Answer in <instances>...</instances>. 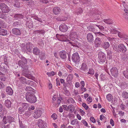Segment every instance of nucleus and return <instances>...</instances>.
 <instances>
[{
	"instance_id": "obj_1",
	"label": "nucleus",
	"mask_w": 128,
	"mask_h": 128,
	"mask_svg": "<svg viewBox=\"0 0 128 128\" xmlns=\"http://www.w3.org/2000/svg\"><path fill=\"white\" fill-rule=\"evenodd\" d=\"M34 93L28 92L26 94V99L30 102L34 103L37 101L36 98Z\"/></svg>"
},
{
	"instance_id": "obj_2",
	"label": "nucleus",
	"mask_w": 128,
	"mask_h": 128,
	"mask_svg": "<svg viewBox=\"0 0 128 128\" xmlns=\"http://www.w3.org/2000/svg\"><path fill=\"white\" fill-rule=\"evenodd\" d=\"M21 60H20L18 62V65L21 66L23 69H25L26 70L28 69V67L26 64L27 61V59L23 57L21 58Z\"/></svg>"
},
{
	"instance_id": "obj_3",
	"label": "nucleus",
	"mask_w": 128,
	"mask_h": 128,
	"mask_svg": "<svg viewBox=\"0 0 128 128\" xmlns=\"http://www.w3.org/2000/svg\"><path fill=\"white\" fill-rule=\"evenodd\" d=\"M72 59L76 64L80 60V58L78 53L77 52L74 53L72 56Z\"/></svg>"
},
{
	"instance_id": "obj_4",
	"label": "nucleus",
	"mask_w": 128,
	"mask_h": 128,
	"mask_svg": "<svg viewBox=\"0 0 128 128\" xmlns=\"http://www.w3.org/2000/svg\"><path fill=\"white\" fill-rule=\"evenodd\" d=\"M0 8L3 13H8L10 11L9 7L6 5L4 3H2L0 4Z\"/></svg>"
},
{
	"instance_id": "obj_5",
	"label": "nucleus",
	"mask_w": 128,
	"mask_h": 128,
	"mask_svg": "<svg viewBox=\"0 0 128 128\" xmlns=\"http://www.w3.org/2000/svg\"><path fill=\"white\" fill-rule=\"evenodd\" d=\"M98 58L100 59V61L101 62H104L106 59V58L103 52H101L99 53Z\"/></svg>"
},
{
	"instance_id": "obj_6",
	"label": "nucleus",
	"mask_w": 128,
	"mask_h": 128,
	"mask_svg": "<svg viewBox=\"0 0 128 128\" xmlns=\"http://www.w3.org/2000/svg\"><path fill=\"white\" fill-rule=\"evenodd\" d=\"M110 72L112 75L115 77H117L118 74V71L116 68L114 67L110 70Z\"/></svg>"
},
{
	"instance_id": "obj_7",
	"label": "nucleus",
	"mask_w": 128,
	"mask_h": 128,
	"mask_svg": "<svg viewBox=\"0 0 128 128\" xmlns=\"http://www.w3.org/2000/svg\"><path fill=\"white\" fill-rule=\"evenodd\" d=\"M42 114V112L41 110H37L34 112L32 115L34 118H37L40 117Z\"/></svg>"
},
{
	"instance_id": "obj_8",
	"label": "nucleus",
	"mask_w": 128,
	"mask_h": 128,
	"mask_svg": "<svg viewBox=\"0 0 128 128\" xmlns=\"http://www.w3.org/2000/svg\"><path fill=\"white\" fill-rule=\"evenodd\" d=\"M38 127L40 128H45L46 126V124L45 122H44L42 120H39L38 122Z\"/></svg>"
},
{
	"instance_id": "obj_9",
	"label": "nucleus",
	"mask_w": 128,
	"mask_h": 128,
	"mask_svg": "<svg viewBox=\"0 0 128 128\" xmlns=\"http://www.w3.org/2000/svg\"><path fill=\"white\" fill-rule=\"evenodd\" d=\"M118 50L121 52H124L127 50V49L125 46L122 44H120L118 46Z\"/></svg>"
},
{
	"instance_id": "obj_10",
	"label": "nucleus",
	"mask_w": 128,
	"mask_h": 128,
	"mask_svg": "<svg viewBox=\"0 0 128 128\" xmlns=\"http://www.w3.org/2000/svg\"><path fill=\"white\" fill-rule=\"evenodd\" d=\"M77 40L76 39H75L73 40H72V42H70L69 43L74 46L78 48L80 45V44L77 41Z\"/></svg>"
},
{
	"instance_id": "obj_11",
	"label": "nucleus",
	"mask_w": 128,
	"mask_h": 128,
	"mask_svg": "<svg viewBox=\"0 0 128 128\" xmlns=\"http://www.w3.org/2000/svg\"><path fill=\"white\" fill-rule=\"evenodd\" d=\"M13 34L15 35H20L21 34L20 30L18 28H14L12 30Z\"/></svg>"
},
{
	"instance_id": "obj_12",
	"label": "nucleus",
	"mask_w": 128,
	"mask_h": 128,
	"mask_svg": "<svg viewBox=\"0 0 128 128\" xmlns=\"http://www.w3.org/2000/svg\"><path fill=\"white\" fill-rule=\"evenodd\" d=\"M68 29L67 26L64 24L61 25L59 27L60 30L62 32H64L66 31Z\"/></svg>"
},
{
	"instance_id": "obj_13",
	"label": "nucleus",
	"mask_w": 128,
	"mask_h": 128,
	"mask_svg": "<svg viewBox=\"0 0 128 128\" xmlns=\"http://www.w3.org/2000/svg\"><path fill=\"white\" fill-rule=\"evenodd\" d=\"M67 53L66 51L63 50L60 52L59 54L61 58L65 59L67 58Z\"/></svg>"
},
{
	"instance_id": "obj_14",
	"label": "nucleus",
	"mask_w": 128,
	"mask_h": 128,
	"mask_svg": "<svg viewBox=\"0 0 128 128\" xmlns=\"http://www.w3.org/2000/svg\"><path fill=\"white\" fill-rule=\"evenodd\" d=\"M95 34L99 36V38H100L102 41H104L105 39H106V37L104 34H102L100 32H96L95 33Z\"/></svg>"
},
{
	"instance_id": "obj_15",
	"label": "nucleus",
	"mask_w": 128,
	"mask_h": 128,
	"mask_svg": "<svg viewBox=\"0 0 128 128\" xmlns=\"http://www.w3.org/2000/svg\"><path fill=\"white\" fill-rule=\"evenodd\" d=\"M68 36L67 35L64 34L61 35L60 36V40L61 41L66 42L69 41L68 39Z\"/></svg>"
},
{
	"instance_id": "obj_16",
	"label": "nucleus",
	"mask_w": 128,
	"mask_h": 128,
	"mask_svg": "<svg viewBox=\"0 0 128 128\" xmlns=\"http://www.w3.org/2000/svg\"><path fill=\"white\" fill-rule=\"evenodd\" d=\"M61 11V10L60 8L58 6L54 7L53 10V13L56 15L59 14Z\"/></svg>"
},
{
	"instance_id": "obj_17",
	"label": "nucleus",
	"mask_w": 128,
	"mask_h": 128,
	"mask_svg": "<svg viewBox=\"0 0 128 128\" xmlns=\"http://www.w3.org/2000/svg\"><path fill=\"white\" fill-rule=\"evenodd\" d=\"M94 37L92 34L91 33H88L87 35V38L89 42H92L94 40Z\"/></svg>"
},
{
	"instance_id": "obj_18",
	"label": "nucleus",
	"mask_w": 128,
	"mask_h": 128,
	"mask_svg": "<svg viewBox=\"0 0 128 128\" xmlns=\"http://www.w3.org/2000/svg\"><path fill=\"white\" fill-rule=\"evenodd\" d=\"M6 93L10 95H12L13 93V90L10 86L7 87L6 88Z\"/></svg>"
},
{
	"instance_id": "obj_19",
	"label": "nucleus",
	"mask_w": 128,
	"mask_h": 128,
	"mask_svg": "<svg viewBox=\"0 0 128 128\" xmlns=\"http://www.w3.org/2000/svg\"><path fill=\"white\" fill-rule=\"evenodd\" d=\"M76 34L75 32H71L70 34V39L71 40H73L75 39V38L76 39Z\"/></svg>"
},
{
	"instance_id": "obj_20",
	"label": "nucleus",
	"mask_w": 128,
	"mask_h": 128,
	"mask_svg": "<svg viewBox=\"0 0 128 128\" xmlns=\"http://www.w3.org/2000/svg\"><path fill=\"white\" fill-rule=\"evenodd\" d=\"M8 32L6 30L1 28L0 29V35L2 36H6Z\"/></svg>"
},
{
	"instance_id": "obj_21",
	"label": "nucleus",
	"mask_w": 128,
	"mask_h": 128,
	"mask_svg": "<svg viewBox=\"0 0 128 128\" xmlns=\"http://www.w3.org/2000/svg\"><path fill=\"white\" fill-rule=\"evenodd\" d=\"M110 46V43L108 42H104L102 44V46L105 49L108 48Z\"/></svg>"
},
{
	"instance_id": "obj_22",
	"label": "nucleus",
	"mask_w": 128,
	"mask_h": 128,
	"mask_svg": "<svg viewBox=\"0 0 128 128\" xmlns=\"http://www.w3.org/2000/svg\"><path fill=\"white\" fill-rule=\"evenodd\" d=\"M113 50V48H110L107 51L108 56L110 58L112 56Z\"/></svg>"
},
{
	"instance_id": "obj_23",
	"label": "nucleus",
	"mask_w": 128,
	"mask_h": 128,
	"mask_svg": "<svg viewBox=\"0 0 128 128\" xmlns=\"http://www.w3.org/2000/svg\"><path fill=\"white\" fill-rule=\"evenodd\" d=\"M14 17L16 19H22L24 18V15L18 14L14 15Z\"/></svg>"
},
{
	"instance_id": "obj_24",
	"label": "nucleus",
	"mask_w": 128,
	"mask_h": 128,
	"mask_svg": "<svg viewBox=\"0 0 128 128\" xmlns=\"http://www.w3.org/2000/svg\"><path fill=\"white\" fill-rule=\"evenodd\" d=\"M33 53L36 55H38L40 53V50L37 48H34L32 50Z\"/></svg>"
},
{
	"instance_id": "obj_25",
	"label": "nucleus",
	"mask_w": 128,
	"mask_h": 128,
	"mask_svg": "<svg viewBox=\"0 0 128 128\" xmlns=\"http://www.w3.org/2000/svg\"><path fill=\"white\" fill-rule=\"evenodd\" d=\"M102 41L100 38L98 37L95 40V43L98 45L99 46L101 44Z\"/></svg>"
},
{
	"instance_id": "obj_26",
	"label": "nucleus",
	"mask_w": 128,
	"mask_h": 128,
	"mask_svg": "<svg viewBox=\"0 0 128 128\" xmlns=\"http://www.w3.org/2000/svg\"><path fill=\"white\" fill-rule=\"evenodd\" d=\"M4 104L6 106L7 108H9L11 107V102L10 100H6Z\"/></svg>"
},
{
	"instance_id": "obj_27",
	"label": "nucleus",
	"mask_w": 128,
	"mask_h": 128,
	"mask_svg": "<svg viewBox=\"0 0 128 128\" xmlns=\"http://www.w3.org/2000/svg\"><path fill=\"white\" fill-rule=\"evenodd\" d=\"M118 36L121 38H126L127 36L122 32H118Z\"/></svg>"
},
{
	"instance_id": "obj_28",
	"label": "nucleus",
	"mask_w": 128,
	"mask_h": 128,
	"mask_svg": "<svg viewBox=\"0 0 128 128\" xmlns=\"http://www.w3.org/2000/svg\"><path fill=\"white\" fill-rule=\"evenodd\" d=\"M0 26L3 28H6L7 27V25L4 21L2 20H0Z\"/></svg>"
},
{
	"instance_id": "obj_29",
	"label": "nucleus",
	"mask_w": 128,
	"mask_h": 128,
	"mask_svg": "<svg viewBox=\"0 0 128 128\" xmlns=\"http://www.w3.org/2000/svg\"><path fill=\"white\" fill-rule=\"evenodd\" d=\"M5 13H1L0 11V18L3 19H6L7 17V15Z\"/></svg>"
},
{
	"instance_id": "obj_30",
	"label": "nucleus",
	"mask_w": 128,
	"mask_h": 128,
	"mask_svg": "<svg viewBox=\"0 0 128 128\" xmlns=\"http://www.w3.org/2000/svg\"><path fill=\"white\" fill-rule=\"evenodd\" d=\"M28 69L26 70L25 69H23V72L22 74V75L23 76H25L26 77H28Z\"/></svg>"
},
{
	"instance_id": "obj_31",
	"label": "nucleus",
	"mask_w": 128,
	"mask_h": 128,
	"mask_svg": "<svg viewBox=\"0 0 128 128\" xmlns=\"http://www.w3.org/2000/svg\"><path fill=\"white\" fill-rule=\"evenodd\" d=\"M68 110L71 112H72L74 110V107L72 104H70L68 106Z\"/></svg>"
},
{
	"instance_id": "obj_32",
	"label": "nucleus",
	"mask_w": 128,
	"mask_h": 128,
	"mask_svg": "<svg viewBox=\"0 0 128 128\" xmlns=\"http://www.w3.org/2000/svg\"><path fill=\"white\" fill-rule=\"evenodd\" d=\"M103 21L106 24H112V20L110 19H104L103 20Z\"/></svg>"
},
{
	"instance_id": "obj_33",
	"label": "nucleus",
	"mask_w": 128,
	"mask_h": 128,
	"mask_svg": "<svg viewBox=\"0 0 128 128\" xmlns=\"http://www.w3.org/2000/svg\"><path fill=\"white\" fill-rule=\"evenodd\" d=\"M26 46L27 49L29 51L32 49V44H31L29 43L27 44Z\"/></svg>"
},
{
	"instance_id": "obj_34",
	"label": "nucleus",
	"mask_w": 128,
	"mask_h": 128,
	"mask_svg": "<svg viewBox=\"0 0 128 128\" xmlns=\"http://www.w3.org/2000/svg\"><path fill=\"white\" fill-rule=\"evenodd\" d=\"M2 121L4 124H6L9 122V120H8V116H4L3 118Z\"/></svg>"
},
{
	"instance_id": "obj_35",
	"label": "nucleus",
	"mask_w": 128,
	"mask_h": 128,
	"mask_svg": "<svg viewBox=\"0 0 128 128\" xmlns=\"http://www.w3.org/2000/svg\"><path fill=\"white\" fill-rule=\"evenodd\" d=\"M26 90L28 92V91H30L32 92H33V93H34V90L31 87H30L29 86H26Z\"/></svg>"
},
{
	"instance_id": "obj_36",
	"label": "nucleus",
	"mask_w": 128,
	"mask_h": 128,
	"mask_svg": "<svg viewBox=\"0 0 128 128\" xmlns=\"http://www.w3.org/2000/svg\"><path fill=\"white\" fill-rule=\"evenodd\" d=\"M87 69V65L84 63H82L80 69L82 71L86 70Z\"/></svg>"
},
{
	"instance_id": "obj_37",
	"label": "nucleus",
	"mask_w": 128,
	"mask_h": 128,
	"mask_svg": "<svg viewBox=\"0 0 128 128\" xmlns=\"http://www.w3.org/2000/svg\"><path fill=\"white\" fill-rule=\"evenodd\" d=\"M78 121L77 119H75L70 122V124L72 125H74L75 124H78Z\"/></svg>"
},
{
	"instance_id": "obj_38",
	"label": "nucleus",
	"mask_w": 128,
	"mask_h": 128,
	"mask_svg": "<svg viewBox=\"0 0 128 128\" xmlns=\"http://www.w3.org/2000/svg\"><path fill=\"white\" fill-rule=\"evenodd\" d=\"M88 30L93 32L94 31L95 29L94 27L92 26H90L87 27Z\"/></svg>"
},
{
	"instance_id": "obj_39",
	"label": "nucleus",
	"mask_w": 128,
	"mask_h": 128,
	"mask_svg": "<svg viewBox=\"0 0 128 128\" xmlns=\"http://www.w3.org/2000/svg\"><path fill=\"white\" fill-rule=\"evenodd\" d=\"M122 96L125 98H128V93L126 92H124L122 93Z\"/></svg>"
},
{
	"instance_id": "obj_40",
	"label": "nucleus",
	"mask_w": 128,
	"mask_h": 128,
	"mask_svg": "<svg viewBox=\"0 0 128 128\" xmlns=\"http://www.w3.org/2000/svg\"><path fill=\"white\" fill-rule=\"evenodd\" d=\"M20 82L24 84L26 83V80L25 78L23 77H21L19 79Z\"/></svg>"
},
{
	"instance_id": "obj_41",
	"label": "nucleus",
	"mask_w": 128,
	"mask_h": 128,
	"mask_svg": "<svg viewBox=\"0 0 128 128\" xmlns=\"http://www.w3.org/2000/svg\"><path fill=\"white\" fill-rule=\"evenodd\" d=\"M106 98L109 101H111L112 99V97L111 94H108L106 96Z\"/></svg>"
},
{
	"instance_id": "obj_42",
	"label": "nucleus",
	"mask_w": 128,
	"mask_h": 128,
	"mask_svg": "<svg viewBox=\"0 0 128 128\" xmlns=\"http://www.w3.org/2000/svg\"><path fill=\"white\" fill-rule=\"evenodd\" d=\"M73 76L72 74L68 75L67 78V81L71 80L73 78Z\"/></svg>"
},
{
	"instance_id": "obj_43",
	"label": "nucleus",
	"mask_w": 128,
	"mask_h": 128,
	"mask_svg": "<svg viewBox=\"0 0 128 128\" xmlns=\"http://www.w3.org/2000/svg\"><path fill=\"white\" fill-rule=\"evenodd\" d=\"M20 23L18 22H14L13 24L12 25L14 27H18L20 26Z\"/></svg>"
},
{
	"instance_id": "obj_44",
	"label": "nucleus",
	"mask_w": 128,
	"mask_h": 128,
	"mask_svg": "<svg viewBox=\"0 0 128 128\" xmlns=\"http://www.w3.org/2000/svg\"><path fill=\"white\" fill-rule=\"evenodd\" d=\"M22 108L24 109H26L29 107L28 104L27 103H24L22 104Z\"/></svg>"
},
{
	"instance_id": "obj_45",
	"label": "nucleus",
	"mask_w": 128,
	"mask_h": 128,
	"mask_svg": "<svg viewBox=\"0 0 128 128\" xmlns=\"http://www.w3.org/2000/svg\"><path fill=\"white\" fill-rule=\"evenodd\" d=\"M15 3L14 6L15 7L17 8L19 7L20 6V3L17 0H15Z\"/></svg>"
},
{
	"instance_id": "obj_46",
	"label": "nucleus",
	"mask_w": 128,
	"mask_h": 128,
	"mask_svg": "<svg viewBox=\"0 0 128 128\" xmlns=\"http://www.w3.org/2000/svg\"><path fill=\"white\" fill-rule=\"evenodd\" d=\"M88 73L89 74L93 75L94 74V70L92 68H90L89 69V71L88 72Z\"/></svg>"
},
{
	"instance_id": "obj_47",
	"label": "nucleus",
	"mask_w": 128,
	"mask_h": 128,
	"mask_svg": "<svg viewBox=\"0 0 128 128\" xmlns=\"http://www.w3.org/2000/svg\"><path fill=\"white\" fill-rule=\"evenodd\" d=\"M110 31L113 34H116L117 33L118 34V31L114 29H111L110 30Z\"/></svg>"
},
{
	"instance_id": "obj_48",
	"label": "nucleus",
	"mask_w": 128,
	"mask_h": 128,
	"mask_svg": "<svg viewBox=\"0 0 128 128\" xmlns=\"http://www.w3.org/2000/svg\"><path fill=\"white\" fill-rule=\"evenodd\" d=\"M34 82L30 80H28L27 81H26V83L28 84L30 86H32V84H34Z\"/></svg>"
},
{
	"instance_id": "obj_49",
	"label": "nucleus",
	"mask_w": 128,
	"mask_h": 128,
	"mask_svg": "<svg viewBox=\"0 0 128 128\" xmlns=\"http://www.w3.org/2000/svg\"><path fill=\"white\" fill-rule=\"evenodd\" d=\"M31 114V112L30 110H28L25 113V114L26 116H30Z\"/></svg>"
},
{
	"instance_id": "obj_50",
	"label": "nucleus",
	"mask_w": 128,
	"mask_h": 128,
	"mask_svg": "<svg viewBox=\"0 0 128 128\" xmlns=\"http://www.w3.org/2000/svg\"><path fill=\"white\" fill-rule=\"evenodd\" d=\"M20 128H25L24 125L23 124L22 121H19Z\"/></svg>"
},
{
	"instance_id": "obj_51",
	"label": "nucleus",
	"mask_w": 128,
	"mask_h": 128,
	"mask_svg": "<svg viewBox=\"0 0 128 128\" xmlns=\"http://www.w3.org/2000/svg\"><path fill=\"white\" fill-rule=\"evenodd\" d=\"M46 74L49 76H54V72L52 71L51 72H47Z\"/></svg>"
},
{
	"instance_id": "obj_52",
	"label": "nucleus",
	"mask_w": 128,
	"mask_h": 128,
	"mask_svg": "<svg viewBox=\"0 0 128 128\" xmlns=\"http://www.w3.org/2000/svg\"><path fill=\"white\" fill-rule=\"evenodd\" d=\"M8 120H9V123H10L14 120V119L13 117L10 116H8Z\"/></svg>"
},
{
	"instance_id": "obj_53",
	"label": "nucleus",
	"mask_w": 128,
	"mask_h": 128,
	"mask_svg": "<svg viewBox=\"0 0 128 128\" xmlns=\"http://www.w3.org/2000/svg\"><path fill=\"white\" fill-rule=\"evenodd\" d=\"M26 24L28 25V26H29L28 28H30L31 27H32L33 26L32 22V21H30V22L29 24L28 23V22H27L26 23Z\"/></svg>"
},
{
	"instance_id": "obj_54",
	"label": "nucleus",
	"mask_w": 128,
	"mask_h": 128,
	"mask_svg": "<svg viewBox=\"0 0 128 128\" xmlns=\"http://www.w3.org/2000/svg\"><path fill=\"white\" fill-rule=\"evenodd\" d=\"M63 108L65 110L68 111V106L66 105H62Z\"/></svg>"
},
{
	"instance_id": "obj_55",
	"label": "nucleus",
	"mask_w": 128,
	"mask_h": 128,
	"mask_svg": "<svg viewBox=\"0 0 128 128\" xmlns=\"http://www.w3.org/2000/svg\"><path fill=\"white\" fill-rule=\"evenodd\" d=\"M82 9L80 8H78L77 12V14H79L82 13Z\"/></svg>"
},
{
	"instance_id": "obj_56",
	"label": "nucleus",
	"mask_w": 128,
	"mask_h": 128,
	"mask_svg": "<svg viewBox=\"0 0 128 128\" xmlns=\"http://www.w3.org/2000/svg\"><path fill=\"white\" fill-rule=\"evenodd\" d=\"M82 106H83L86 110H87L88 108V106L85 103L82 104Z\"/></svg>"
},
{
	"instance_id": "obj_57",
	"label": "nucleus",
	"mask_w": 128,
	"mask_h": 128,
	"mask_svg": "<svg viewBox=\"0 0 128 128\" xmlns=\"http://www.w3.org/2000/svg\"><path fill=\"white\" fill-rule=\"evenodd\" d=\"M84 4L88 3L89 2V0H82L81 1Z\"/></svg>"
},
{
	"instance_id": "obj_58",
	"label": "nucleus",
	"mask_w": 128,
	"mask_h": 128,
	"mask_svg": "<svg viewBox=\"0 0 128 128\" xmlns=\"http://www.w3.org/2000/svg\"><path fill=\"white\" fill-rule=\"evenodd\" d=\"M96 25V26H98L100 30H102L104 29V27L103 26H100V25Z\"/></svg>"
},
{
	"instance_id": "obj_59",
	"label": "nucleus",
	"mask_w": 128,
	"mask_h": 128,
	"mask_svg": "<svg viewBox=\"0 0 128 128\" xmlns=\"http://www.w3.org/2000/svg\"><path fill=\"white\" fill-rule=\"evenodd\" d=\"M64 86H65V87L64 88V92L66 94H68V91L67 90V89L66 88V85H64Z\"/></svg>"
},
{
	"instance_id": "obj_60",
	"label": "nucleus",
	"mask_w": 128,
	"mask_h": 128,
	"mask_svg": "<svg viewBox=\"0 0 128 128\" xmlns=\"http://www.w3.org/2000/svg\"><path fill=\"white\" fill-rule=\"evenodd\" d=\"M6 78L4 76H2L0 77V80L2 81H4L6 80Z\"/></svg>"
},
{
	"instance_id": "obj_61",
	"label": "nucleus",
	"mask_w": 128,
	"mask_h": 128,
	"mask_svg": "<svg viewBox=\"0 0 128 128\" xmlns=\"http://www.w3.org/2000/svg\"><path fill=\"white\" fill-rule=\"evenodd\" d=\"M82 122L85 126H88V123L84 120H82Z\"/></svg>"
},
{
	"instance_id": "obj_62",
	"label": "nucleus",
	"mask_w": 128,
	"mask_h": 128,
	"mask_svg": "<svg viewBox=\"0 0 128 128\" xmlns=\"http://www.w3.org/2000/svg\"><path fill=\"white\" fill-rule=\"evenodd\" d=\"M62 100V98H60L58 99L57 101H56L57 105V104H58V105L60 103L61 100Z\"/></svg>"
},
{
	"instance_id": "obj_63",
	"label": "nucleus",
	"mask_w": 128,
	"mask_h": 128,
	"mask_svg": "<svg viewBox=\"0 0 128 128\" xmlns=\"http://www.w3.org/2000/svg\"><path fill=\"white\" fill-rule=\"evenodd\" d=\"M105 116L103 115H101L100 116V119L101 120H103L105 118Z\"/></svg>"
},
{
	"instance_id": "obj_64",
	"label": "nucleus",
	"mask_w": 128,
	"mask_h": 128,
	"mask_svg": "<svg viewBox=\"0 0 128 128\" xmlns=\"http://www.w3.org/2000/svg\"><path fill=\"white\" fill-rule=\"evenodd\" d=\"M126 19H128V12H126L124 14Z\"/></svg>"
}]
</instances>
